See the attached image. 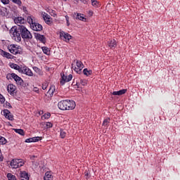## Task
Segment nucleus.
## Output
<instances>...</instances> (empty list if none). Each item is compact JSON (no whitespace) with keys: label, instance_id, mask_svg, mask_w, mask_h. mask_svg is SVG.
<instances>
[{"label":"nucleus","instance_id":"obj_9","mask_svg":"<svg viewBox=\"0 0 180 180\" xmlns=\"http://www.w3.org/2000/svg\"><path fill=\"white\" fill-rule=\"evenodd\" d=\"M72 79V75H69L68 76H65V75H62V79L60 80L61 85H64L65 82H70Z\"/></svg>","mask_w":180,"mask_h":180},{"label":"nucleus","instance_id":"obj_15","mask_svg":"<svg viewBox=\"0 0 180 180\" xmlns=\"http://www.w3.org/2000/svg\"><path fill=\"white\" fill-rule=\"evenodd\" d=\"M34 37L37 40H39L41 43H46V37L39 33H34Z\"/></svg>","mask_w":180,"mask_h":180},{"label":"nucleus","instance_id":"obj_10","mask_svg":"<svg viewBox=\"0 0 180 180\" xmlns=\"http://www.w3.org/2000/svg\"><path fill=\"white\" fill-rule=\"evenodd\" d=\"M1 113L6 119H8V120H13V115L8 110H4Z\"/></svg>","mask_w":180,"mask_h":180},{"label":"nucleus","instance_id":"obj_14","mask_svg":"<svg viewBox=\"0 0 180 180\" xmlns=\"http://www.w3.org/2000/svg\"><path fill=\"white\" fill-rule=\"evenodd\" d=\"M26 20L22 17H17L14 19V22L18 25V26H20V25H23Z\"/></svg>","mask_w":180,"mask_h":180},{"label":"nucleus","instance_id":"obj_11","mask_svg":"<svg viewBox=\"0 0 180 180\" xmlns=\"http://www.w3.org/2000/svg\"><path fill=\"white\" fill-rule=\"evenodd\" d=\"M31 28L35 32H41V30H43V26L37 22L31 25Z\"/></svg>","mask_w":180,"mask_h":180},{"label":"nucleus","instance_id":"obj_1","mask_svg":"<svg viewBox=\"0 0 180 180\" xmlns=\"http://www.w3.org/2000/svg\"><path fill=\"white\" fill-rule=\"evenodd\" d=\"M9 32L12 39L18 43L21 41L22 39H24V40H30L33 39V35H32L30 31H29L25 25L14 26L11 28Z\"/></svg>","mask_w":180,"mask_h":180},{"label":"nucleus","instance_id":"obj_27","mask_svg":"<svg viewBox=\"0 0 180 180\" xmlns=\"http://www.w3.org/2000/svg\"><path fill=\"white\" fill-rule=\"evenodd\" d=\"M83 74L86 75V77H89L92 74V70H88L87 68L84 69Z\"/></svg>","mask_w":180,"mask_h":180},{"label":"nucleus","instance_id":"obj_38","mask_svg":"<svg viewBox=\"0 0 180 180\" xmlns=\"http://www.w3.org/2000/svg\"><path fill=\"white\" fill-rule=\"evenodd\" d=\"M51 116V114L50 113H46V114H44L42 117H41V119H49Z\"/></svg>","mask_w":180,"mask_h":180},{"label":"nucleus","instance_id":"obj_34","mask_svg":"<svg viewBox=\"0 0 180 180\" xmlns=\"http://www.w3.org/2000/svg\"><path fill=\"white\" fill-rule=\"evenodd\" d=\"M76 19H79V20H84V19H85V18H84V16L81 15V14L77 13Z\"/></svg>","mask_w":180,"mask_h":180},{"label":"nucleus","instance_id":"obj_28","mask_svg":"<svg viewBox=\"0 0 180 180\" xmlns=\"http://www.w3.org/2000/svg\"><path fill=\"white\" fill-rule=\"evenodd\" d=\"M54 91H56V86L54 85H52L50 86L48 92L49 93V95H53Z\"/></svg>","mask_w":180,"mask_h":180},{"label":"nucleus","instance_id":"obj_25","mask_svg":"<svg viewBox=\"0 0 180 180\" xmlns=\"http://www.w3.org/2000/svg\"><path fill=\"white\" fill-rule=\"evenodd\" d=\"M41 49L44 54H46V56H50V49H49L47 46H42Z\"/></svg>","mask_w":180,"mask_h":180},{"label":"nucleus","instance_id":"obj_23","mask_svg":"<svg viewBox=\"0 0 180 180\" xmlns=\"http://www.w3.org/2000/svg\"><path fill=\"white\" fill-rule=\"evenodd\" d=\"M27 22L30 25L31 27H32V25L36 22V21H34V17L33 16L27 17Z\"/></svg>","mask_w":180,"mask_h":180},{"label":"nucleus","instance_id":"obj_2","mask_svg":"<svg viewBox=\"0 0 180 180\" xmlns=\"http://www.w3.org/2000/svg\"><path fill=\"white\" fill-rule=\"evenodd\" d=\"M25 165V161L22 159H13L11 162V168L16 169L17 168H20Z\"/></svg>","mask_w":180,"mask_h":180},{"label":"nucleus","instance_id":"obj_36","mask_svg":"<svg viewBox=\"0 0 180 180\" xmlns=\"http://www.w3.org/2000/svg\"><path fill=\"white\" fill-rule=\"evenodd\" d=\"M109 122H110V118L104 120L103 122V126H106L109 123Z\"/></svg>","mask_w":180,"mask_h":180},{"label":"nucleus","instance_id":"obj_43","mask_svg":"<svg viewBox=\"0 0 180 180\" xmlns=\"http://www.w3.org/2000/svg\"><path fill=\"white\" fill-rule=\"evenodd\" d=\"M80 82H81L82 85H83V86L86 85V82L85 80H81Z\"/></svg>","mask_w":180,"mask_h":180},{"label":"nucleus","instance_id":"obj_30","mask_svg":"<svg viewBox=\"0 0 180 180\" xmlns=\"http://www.w3.org/2000/svg\"><path fill=\"white\" fill-rule=\"evenodd\" d=\"M15 133L20 134V136H25V131L22 129H14Z\"/></svg>","mask_w":180,"mask_h":180},{"label":"nucleus","instance_id":"obj_18","mask_svg":"<svg viewBox=\"0 0 180 180\" xmlns=\"http://www.w3.org/2000/svg\"><path fill=\"white\" fill-rule=\"evenodd\" d=\"M43 18L44 20H45L46 23H47V25H51V17H50V15L46 13H44L43 14Z\"/></svg>","mask_w":180,"mask_h":180},{"label":"nucleus","instance_id":"obj_20","mask_svg":"<svg viewBox=\"0 0 180 180\" xmlns=\"http://www.w3.org/2000/svg\"><path fill=\"white\" fill-rule=\"evenodd\" d=\"M1 56H3V57H6V58H10L11 60H12L13 58V56H12V54H11L5 51H1Z\"/></svg>","mask_w":180,"mask_h":180},{"label":"nucleus","instance_id":"obj_33","mask_svg":"<svg viewBox=\"0 0 180 180\" xmlns=\"http://www.w3.org/2000/svg\"><path fill=\"white\" fill-rule=\"evenodd\" d=\"M65 136H67V132L64 130H60V137L61 139H65Z\"/></svg>","mask_w":180,"mask_h":180},{"label":"nucleus","instance_id":"obj_19","mask_svg":"<svg viewBox=\"0 0 180 180\" xmlns=\"http://www.w3.org/2000/svg\"><path fill=\"white\" fill-rule=\"evenodd\" d=\"M127 92V89H122L118 91H113L112 95L120 96V95H124Z\"/></svg>","mask_w":180,"mask_h":180},{"label":"nucleus","instance_id":"obj_41","mask_svg":"<svg viewBox=\"0 0 180 180\" xmlns=\"http://www.w3.org/2000/svg\"><path fill=\"white\" fill-rule=\"evenodd\" d=\"M1 2H2L4 5H8L9 4V0H1Z\"/></svg>","mask_w":180,"mask_h":180},{"label":"nucleus","instance_id":"obj_13","mask_svg":"<svg viewBox=\"0 0 180 180\" xmlns=\"http://www.w3.org/2000/svg\"><path fill=\"white\" fill-rule=\"evenodd\" d=\"M68 110H72L75 109V101L71 100H67Z\"/></svg>","mask_w":180,"mask_h":180},{"label":"nucleus","instance_id":"obj_42","mask_svg":"<svg viewBox=\"0 0 180 180\" xmlns=\"http://www.w3.org/2000/svg\"><path fill=\"white\" fill-rule=\"evenodd\" d=\"M42 89H44V91L45 89H47V84H42Z\"/></svg>","mask_w":180,"mask_h":180},{"label":"nucleus","instance_id":"obj_40","mask_svg":"<svg viewBox=\"0 0 180 180\" xmlns=\"http://www.w3.org/2000/svg\"><path fill=\"white\" fill-rule=\"evenodd\" d=\"M65 18L66 19L67 26H70V17H68V15H65Z\"/></svg>","mask_w":180,"mask_h":180},{"label":"nucleus","instance_id":"obj_8","mask_svg":"<svg viewBox=\"0 0 180 180\" xmlns=\"http://www.w3.org/2000/svg\"><path fill=\"white\" fill-rule=\"evenodd\" d=\"M58 107L60 110H68L67 100H63L58 103Z\"/></svg>","mask_w":180,"mask_h":180},{"label":"nucleus","instance_id":"obj_12","mask_svg":"<svg viewBox=\"0 0 180 180\" xmlns=\"http://www.w3.org/2000/svg\"><path fill=\"white\" fill-rule=\"evenodd\" d=\"M8 92L11 95H15V91H16V86L13 84H8L7 86Z\"/></svg>","mask_w":180,"mask_h":180},{"label":"nucleus","instance_id":"obj_22","mask_svg":"<svg viewBox=\"0 0 180 180\" xmlns=\"http://www.w3.org/2000/svg\"><path fill=\"white\" fill-rule=\"evenodd\" d=\"M10 67H11V68H13V70H16L19 72H20L21 68H20V66H19V65H17L15 63H11Z\"/></svg>","mask_w":180,"mask_h":180},{"label":"nucleus","instance_id":"obj_6","mask_svg":"<svg viewBox=\"0 0 180 180\" xmlns=\"http://www.w3.org/2000/svg\"><path fill=\"white\" fill-rule=\"evenodd\" d=\"M59 34H60V39L67 42L70 41V40H71V39H72V37L70 34H68L64 31H60Z\"/></svg>","mask_w":180,"mask_h":180},{"label":"nucleus","instance_id":"obj_4","mask_svg":"<svg viewBox=\"0 0 180 180\" xmlns=\"http://www.w3.org/2000/svg\"><path fill=\"white\" fill-rule=\"evenodd\" d=\"M10 76L11 77V78H13V79H14V81H15L17 85H19L20 86H23V79L20 77L18 76V75L15 73H11Z\"/></svg>","mask_w":180,"mask_h":180},{"label":"nucleus","instance_id":"obj_24","mask_svg":"<svg viewBox=\"0 0 180 180\" xmlns=\"http://www.w3.org/2000/svg\"><path fill=\"white\" fill-rule=\"evenodd\" d=\"M20 177L24 178V179H29V174L25 171L20 172Z\"/></svg>","mask_w":180,"mask_h":180},{"label":"nucleus","instance_id":"obj_47","mask_svg":"<svg viewBox=\"0 0 180 180\" xmlns=\"http://www.w3.org/2000/svg\"><path fill=\"white\" fill-rule=\"evenodd\" d=\"M4 160V158L2 157V154L0 152V161H2Z\"/></svg>","mask_w":180,"mask_h":180},{"label":"nucleus","instance_id":"obj_3","mask_svg":"<svg viewBox=\"0 0 180 180\" xmlns=\"http://www.w3.org/2000/svg\"><path fill=\"white\" fill-rule=\"evenodd\" d=\"M72 68L77 72V74H81V71L84 68V64L81 61L77 60L76 66L74 64H72Z\"/></svg>","mask_w":180,"mask_h":180},{"label":"nucleus","instance_id":"obj_44","mask_svg":"<svg viewBox=\"0 0 180 180\" xmlns=\"http://www.w3.org/2000/svg\"><path fill=\"white\" fill-rule=\"evenodd\" d=\"M33 91H34V92H37V94H39V88L34 87Z\"/></svg>","mask_w":180,"mask_h":180},{"label":"nucleus","instance_id":"obj_32","mask_svg":"<svg viewBox=\"0 0 180 180\" xmlns=\"http://www.w3.org/2000/svg\"><path fill=\"white\" fill-rule=\"evenodd\" d=\"M13 4H16V5H18V6H22V1L20 0H11Z\"/></svg>","mask_w":180,"mask_h":180},{"label":"nucleus","instance_id":"obj_45","mask_svg":"<svg viewBox=\"0 0 180 180\" xmlns=\"http://www.w3.org/2000/svg\"><path fill=\"white\" fill-rule=\"evenodd\" d=\"M33 70H34V71H35L36 72H38V71H40V70H39V68H37V67H34V68H33Z\"/></svg>","mask_w":180,"mask_h":180},{"label":"nucleus","instance_id":"obj_7","mask_svg":"<svg viewBox=\"0 0 180 180\" xmlns=\"http://www.w3.org/2000/svg\"><path fill=\"white\" fill-rule=\"evenodd\" d=\"M20 72L21 74H25V75H27L28 77H33V72L26 66L21 68V69H20Z\"/></svg>","mask_w":180,"mask_h":180},{"label":"nucleus","instance_id":"obj_31","mask_svg":"<svg viewBox=\"0 0 180 180\" xmlns=\"http://www.w3.org/2000/svg\"><path fill=\"white\" fill-rule=\"evenodd\" d=\"M0 144L4 146V144H6V139L5 137L0 136Z\"/></svg>","mask_w":180,"mask_h":180},{"label":"nucleus","instance_id":"obj_46","mask_svg":"<svg viewBox=\"0 0 180 180\" xmlns=\"http://www.w3.org/2000/svg\"><path fill=\"white\" fill-rule=\"evenodd\" d=\"M84 174H85L86 179H88V178H89V174H88V173H86V172H85Z\"/></svg>","mask_w":180,"mask_h":180},{"label":"nucleus","instance_id":"obj_39","mask_svg":"<svg viewBox=\"0 0 180 180\" xmlns=\"http://www.w3.org/2000/svg\"><path fill=\"white\" fill-rule=\"evenodd\" d=\"M0 102H1V103H5V97H4L2 94H0Z\"/></svg>","mask_w":180,"mask_h":180},{"label":"nucleus","instance_id":"obj_21","mask_svg":"<svg viewBox=\"0 0 180 180\" xmlns=\"http://www.w3.org/2000/svg\"><path fill=\"white\" fill-rule=\"evenodd\" d=\"M44 180H53V174H51V172H46L44 176Z\"/></svg>","mask_w":180,"mask_h":180},{"label":"nucleus","instance_id":"obj_17","mask_svg":"<svg viewBox=\"0 0 180 180\" xmlns=\"http://www.w3.org/2000/svg\"><path fill=\"white\" fill-rule=\"evenodd\" d=\"M108 46L113 50L117 47V42L115 39H111L108 41Z\"/></svg>","mask_w":180,"mask_h":180},{"label":"nucleus","instance_id":"obj_5","mask_svg":"<svg viewBox=\"0 0 180 180\" xmlns=\"http://www.w3.org/2000/svg\"><path fill=\"white\" fill-rule=\"evenodd\" d=\"M8 51L11 54H14L16 56V54H20V52L19 51V46L15 45V44H11L8 46Z\"/></svg>","mask_w":180,"mask_h":180},{"label":"nucleus","instance_id":"obj_29","mask_svg":"<svg viewBox=\"0 0 180 180\" xmlns=\"http://www.w3.org/2000/svg\"><path fill=\"white\" fill-rule=\"evenodd\" d=\"M7 178L8 180H16V176L12 174V173H8Z\"/></svg>","mask_w":180,"mask_h":180},{"label":"nucleus","instance_id":"obj_26","mask_svg":"<svg viewBox=\"0 0 180 180\" xmlns=\"http://www.w3.org/2000/svg\"><path fill=\"white\" fill-rule=\"evenodd\" d=\"M6 11H7L6 8H5V7L1 8H0V15L1 16H6Z\"/></svg>","mask_w":180,"mask_h":180},{"label":"nucleus","instance_id":"obj_35","mask_svg":"<svg viewBox=\"0 0 180 180\" xmlns=\"http://www.w3.org/2000/svg\"><path fill=\"white\" fill-rule=\"evenodd\" d=\"M45 126H46L45 127L46 129H50V128L53 127V124L51 122H46V123H45Z\"/></svg>","mask_w":180,"mask_h":180},{"label":"nucleus","instance_id":"obj_37","mask_svg":"<svg viewBox=\"0 0 180 180\" xmlns=\"http://www.w3.org/2000/svg\"><path fill=\"white\" fill-rule=\"evenodd\" d=\"M91 4L93 6H95V7L98 6V1L91 0Z\"/></svg>","mask_w":180,"mask_h":180},{"label":"nucleus","instance_id":"obj_16","mask_svg":"<svg viewBox=\"0 0 180 180\" xmlns=\"http://www.w3.org/2000/svg\"><path fill=\"white\" fill-rule=\"evenodd\" d=\"M41 139L40 136H35L32 138H29L25 140V143H37V141H40Z\"/></svg>","mask_w":180,"mask_h":180}]
</instances>
